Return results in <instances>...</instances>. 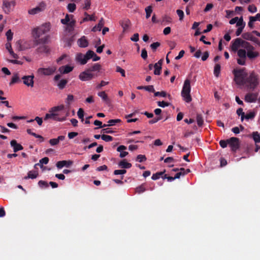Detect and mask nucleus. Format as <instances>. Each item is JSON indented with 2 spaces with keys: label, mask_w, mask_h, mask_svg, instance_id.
Masks as SVG:
<instances>
[{
  "label": "nucleus",
  "mask_w": 260,
  "mask_h": 260,
  "mask_svg": "<svg viewBox=\"0 0 260 260\" xmlns=\"http://www.w3.org/2000/svg\"><path fill=\"white\" fill-rule=\"evenodd\" d=\"M6 48L10 54L11 55L12 57L16 59L18 58V55L15 53L13 51L11 44L9 41L6 44Z\"/></svg>",
  "instance_id": "27"
},
{
  "label": "nucleus",
  "mask_w": 260,
  "mask_h": 260,
  "mask_svg": "<svg viewBox=\"0 0 260 260\" xmlns=\"http://www.w3.org/2000/svg\"><path fill=\"white\" fill-rule=\"evenodd\" d=\"M56 70L55 66H51L46 68H40L37 71V74L39 76H49L53 74Z\"/></svg>",
  "instance_id": "9"
},
{
  "label": "nucleus",
  "mask_w": 260,
  "mask_h": 260,
  "mask_svg": "<svg viewBox=\"0 0 260 260\" xmlns=\"http://www.w3.org/2000/svg\"><path fill=\"white\" fill-rule=\"evenodd\" d=\"M126 149V147L124 145H120L117 148V151L120 152L119 156L123 158L128 155V152L124 150Z\"/></svg>",
  "instance_id": "26"
},
{
  "label": "nucleus",
  "mask_w": 260,
  "mask_h": 260,
  "mask_svg": "<svg viewBox=\"0 0 260 260\" xmlns=\"http://www.w3.org/2000/svg\"><path fill=\"white\" fill-rule=\"evenodd\" d=\"M78 45L81 48L87 47L88 45V42L85 36H82L77 41Z\"/></svg>",
  "instance_id": "21"
},
{
  "label": "nucleus",
  "mask_w": 260,
  "mask_h": 260,
  "mask_svg": "<svg viewBox=\"0 0 260 260\" xmlns=\"http://www.w3.org/2000/svg\"><path fill=\"white\" fill-rule=\"evenodd\" d=\"M228 144L230 145L232 150L235 151L239 147V139L235 137H232L228 140Z\"/></svg>",
  "instance_id": "15"
},
{
  "label": "nucleus",
  "mask_w": 260,
  "mask_h": 260,
  "mask_svg": "<svg viewBox=\"0 0 260 260\" xmlns=\"http://www.w3.org/2000/svg\"><path fill=\"white\" fill-rule=\"evenodd\" d=\"M242 37L244 39L254 42H256L257 41V39L253 36L251 33L250 32H245L243 34Z\"/></svg>",
  "instance_id": "31"
},
{
  "label": "nucleus",
  "mask_w": 260,
  "mask_h": 260,
  "mask_svg": "<svg viewBox=\"0 0 260 260\" xmlns=\"http://www.w3.org/2000/svg\"><path fill=\"white\" fill-rule=\"evenodd\" d=\"M38 51L40 53H47L49 52V49L46 45H42L38 48Z\"/></svg>",
  "instance_id": "46"
},
{
  "label": "nucleus",
  "mask_w": 260,
  "mask_h": 260,
  "mask_svg": "<svg viewBox=\"0 0 260 260\" xmlns=\"http://www.w3.org/2000/svg\"><path fill=\"white\" fill-rule=\"evenodd\" d=\"M13 34L10 29L8 30L6 32V36L8 41L10 42L12 40Z\"/></svg>",
  "instance_id": "53"
},
{
  "label": "nucleus",
  "mask_w": 260,
  "mask_h": 260,
  "mask_svg": "<svg viewBox=\"0 0 260 260\" xmlns=\"http://www.w3.org/2000/svg\"><path fill=\"white\" fill-rule=\"evenodd\" d=\"M248 11L252 13H255L257 11V8L254 5H250L248 7Z\"/></svg>",
  "instance_id": "54"
},
{
  "label": "nucleus",
  "mask_w": 260,
  "mask_h": 260,
  "mask_svg": "<svg viewBox=\"0 0 260 260\" xmlns=\"http://www.w3.org/2000/svg\"><path fill=\"white\" fill-rule=\"evenodd\" d=\"M20 80L18 74L17 73L14 74L9 83V85L11 86L16 83L20 82Z\"/></svg>",
  "instance_id": "36"
},
{
  "label": "nucleus",
  "mask_w": 260,
  "mask_h": 260,
  "mask_svg": "<svg viewBox=\"0 0 260 260\" xmlns=\"http://www.w3.org/2000/svg\"><path fill=\"white\" fill-rule=\"evenodd\" d=\"M61 22L63 24L68 25L69 27H73L76 21L73 18V15L66 14L64 19H61Z\"/></svg>",
  "instance_id": "13"
},
{
  "label": "nucleus",
  "mask_w": 260,
  "mask_h": 260,
  "mask_svg": "<svg viewBox=\"0 0 260 260\" xmlns=\"http://www.w3.org/2000/svg\"><path fill=\"white\" fill-rule=\"evenodd\" d=\"M90 0H85L83 9H84L85 10H88L90 8Z\"/></svg>",
  "instance_id": "62"
},
{
  "label": "nucleus",
  "mask_w": 260,
  "mask_h": 260,
  "mask_svg": "<svg viewBox=\"0 0 260 260\" xmlns=\"http://www.w3.org/2000/svg\"><path fill=\"white\" fill-rule=\"evenodd\" d=\"M237 113L238 115H241V121H243L244 119V112H243V109L242 108H239L237 110Z\"/></svg>",
  "instance_id": "56"
},
{
  "label": "nucleus",
  "mask_w": 260,
  "mask_h": 260,
  "mask_svg": "<svg viewBox=\"0 0 260 260\" xmlns=\"http://www.w3.org/2000/svg\"><path fill=\"white\" fill-rule=\"evenodd\" d=\"M260 18V13H257L255 16H250L249 20L251 21H256L257 20H259Z\"/></svg>",
  "instance_id": "63"
},
{
  "label": "nucleus",
  "mask_w": 260,
  "mask_h": 260,
  "mask_svg": "<svg viewBox=\"0 0 260 260\" xmlns=\"http://www.w3.org/2000/svg\"><path fill=\"white\" fill-rule=\"evenodd\" d=\"M121 120L119 119H111L108 121V125L109 126H112L115 125V123L120 122Z\"/></svg>",
  "instance_id": "55"
},
{
  "label": "nucleus",
  "mask_w": 260,
  "mask_h": 260,
  "mask_svg": "<svg viewBox=\"0 0 260 260\" xmlns=\"http://www.w3.org/2000/svg\"><path fill=\"white\" fill-rule=\"evenodd\" d=\"M118 167L122 169H129L132 167V164L128 162L125 159H123L119 162Z\"/></svg>",
  "instance_id": "29"
},
{
  "label": "nucleus",
  "mask_w": 260,
  "mask_h": 260,
  "mask_svg": "<svg viewBox=\"0 0 260 260\" xmlns=\"http://www.w3.org/2000/svg\"><path fill=\"white\" fill-rule=\"evenodd\" d=\"M252 137L255 143L260 142V135L258 132H253L252 134Z\"/></svg>",
  "instance_id": "43"
},
{
  "label": "nucleus",
  "mask_w": 260,
  "mask_h": 260,
  "mask_svg": "<svg viewBox=\"0 0 260 260\" xmlns=\"http://www.w3.org/2000/svg\"><path fill=\"white\" fill-rule=\"evenodd\" d=\"M246 83L249 84L250 88L254 89L259 83L258 75L254 72H251L247 79Z\"/></svg>",
  "instance_id": "8"
},
{
  "label": "nucleus",
  "mask_w": 260,
  "mask_h": 260,
  "mask_svg": "<svg viewBox=\"0 0 260 260\" xmlns=\"http://www.w3.org/2000/svg\"><path fill=\"white\" fill-rule=\"evenodd\" d=\"M116 72L120 73L122 77L125 76L124 70L119 66L116 67Z\"/></svg>",
  "instance_id": "64"
},
{
  "label": "nucleus",
  "mask_w": 260,
  "mask_h": 260,
  "mask_svg": "<svg viewBox=\"0 0 260 260\" xmlns=\"http://www.w3.org/2000/svg\"><path fill=\"white\" fill-rule=\"evenodd\" d=\"M91 73L92 72H95L96 73L95 74H98V73H101L102 68V66L99 63H95L90 68L88 69Z\"/></svg>",
  "instance_id": "23"
},
{
  "label": "nucleus",
  "mask_w": 260,
  "mask_h": 260,
  "mask_svg": "<svg viewBox=\"0 0 260 260\" xmlns=\"http://www.w3.org/2000/svg\"><path fill=\"white\" fill-rule=\"evenodd\" d=\"M65 139V136H59L57 138L51 139L49 140V144L51 146H55L57 145L60 141H62L64 140Z\"/></svg>",
  "instance_id": "22"
},
{
  "label": "nucleus",
  "mask_w": 260,
  "mask_h": 260,
  "mask_svg": "<svg viewBox=\"0 0 260 260\" xmlns=\"http://www.w3.org/2000/svg\"><path fill=\"white\" fill-rule=\"evenodd\" d=\"M27 133L28 134H30L33 136H34L36 138H40V139H42V140H43V138L40 136V135H38L37 134H36V133H32L31 132V131L30 129H27Z\"/></svg>",
  "instance_id": "59"
},
{
  "label": "nucleus",
  "mask_w": 260,
  "mask_h": 260,
  "mask_svg": "<svg viewBox=\"0 0 260 260\" xmlns=\"http://www.w3.org/2000/svg\"><path fill=\"white\" fill-rule=\"evenodd\" d=\"M54 110L52 109V108L49 110V112L48 113H46L45 117H44V120H53L55 121H57V120H59L58 119L56 118L55 117V114H54Z\"/></svg>",
  "instance_id": "18"
},
{
  "label": "nucleus",
  "mask_w": 260,
  "mask_h": 260,
  "mask_svg": "<svg viewBox=\"0 0 260 260\" xmlns=\"http://www.w3.org/2000/svg\"><path fill=\"white\" fill-rule=\"evenodd\" d=\"M49 161V158L48 157H44L42 159L40 160V162L39 164H36L35 166L37 165H40V167L42 168L43 167V164H47Z\"/></svg>",
  "instance_id": "42"
},
{
  "label": "nucleus",
  "mask_w": 260,
  "mask_h": 260,
  "mask_svg": "<svg viewBox=\"0 0 260 260\" xmlns=\"http://www.w3.org/2000/svg\"><path fill=\"white\" fill-rule=\"evenodd\" d=\"M10 145L13 148V151L14 152L22 150L23 149V146L18 143L15 140H13L10 142Z\"/></svg>",
  "instance_id": "19"
},
{
  "label": "nucleus",
  "mask_w": 260,
  "mask_h": 260,
  "mask_svg": "<svg viewBox=\"0 0 260 260\" xmlns=\"http://www.w3.org/2000/svg\"><path fill=\"white\" fill-rule=\"evenodd\" d=\"M161 65H162V60H159L157 63H156L154 66V74L156 75H159L160 74L161 69Z\"/></svg>",
  "instance_id": "28"
},
{
  "label": "nucleus",
  "mask_w": 260,
  "mask_h": 260,
  "mask_svg": "<svg viewBox=\"0 0 260 260\" xmlns=\"http://www.w3.org/2000/svg\"><path fill=\"white\" fill-rule=\"evenodd\" d=\"M16 2L14 0H4L3 3V10L6 14H9L14 8Z\"/></svg>",
  "instance_id": "10"
},
{
  "label": "nucleus",
  "mask_w": 260,
  "mask_h": 260,
  "mask_svg": "<svg viewBox=\"0 0 260 260\" xmlns=\"http://www.w3.org/2000/svg\"><path fill=\"white\" fill-rule=\"evenodd\" d=\"M247 45H248V42L240 38H237L231 43V49L234 52H237L238 56L237 61L239 65L244 66L246 64V51L245 48Z\"/></svg>",
  "instance_id": "1"
},
{
  "label": "nucleus",
  "mask_w": 260,
  "mask_h": 260,
  "mask_svg": "<svg viewBox=\"0 0 260 260\" xmlns=\"http://www.w3.org/2000/svg\"><path fill=\"white\" fill-rule=\"evenodd\" d=\"M104 25V20L103 18H102L98 24L96 25H95L92 29L91 31L93 32H96V31H100L101 30L102 27Z\"/></svg>",
  "instance_id": "25"
},
{
  "label": "nucleus",
  "mask_w": 260,
  "mask_h": 260,
  "mask_svg": "<svg viewBox=\"0 0 260 260\" xmlns=\"http://www.w3.org/2000/svg\"><path fill=\"white\" fill-rule=\"evenodd\" d=\"M74 101V96L72 94H68L66 100V103L70 106L71 104Z\"/></svg>",
  "instance_id": "39"
},
{
  "label": "nucleus",
  "mask_w": 260,
  "mask_h": 260,
  "mask_svg": "<svg viewBox=\"0 0 260 260\" xmlns=\"http://www.w3.org/2000/svg\"><path fill=\"white\" fill-rule=\"evenodd\" d=\"M245 49L246 51V57H247L250 60L254 59L259 56V52L249 43L246 45Z\"/></svg>",
  "instance_id": "6"
},
{
  "label": "nucleus",
  "mask_w": 260,
  "mask_h": 260,
  "mask_svg": "<svg viewBox=\"0 0 260 260\" xmlns=\"http://www.w3.org/2000/svg\"><path fill=\"white\" fill-rule=\"evenodd\" d=\"M15 46L18 51L26 50L33 46L31 41L25 40H20L17 41Z\"/></svg>",
  "instance_id": "7"
},
{
  "label": "nucleus",
  "mask_w": 260,
  "mask_h": 260,
  "mask_svg": "<svg viewBox=\"0 0 260 260\" xmlns=\"http://www.w3.org/2000/svg\"><path fill=\"white\" fill-rule=\"evenodd\" d=\"M165 172V171H164V172H157L155 174H153V175L151 177L152 179L155 180L159 179L160 177V176L164 175Z\"/></svg>",
  "instance_id": "47"
},
{
  "label": "nucleus",
  "mask_w": 260,
  "mask_h": 260,
  "mask_svg": "<svg viewBox=\"0 0 260 260\" xmlns=\"http://www.w3.org/2000/svg\"><path fill=\"white\" fill-rule=\"evenodd\" d=\"M74 66L70 65L62 66L59 68L58 71L62 74H66L73 71Z\"/></svg>",
  "instance_id": "17"
},
{
  "label": "nucleus",
  "mask_w": 260,
  "mask_h": 260,
  "mask_svg": "<svg viewBox=\"0 0 260 260\" xmlns=\"http://www.w3.org/2000/svg\"><path fill=\"white\" fill-rule=\"evenodd\" d=\"M121 25L123 28V31H125L128 28L130 25V21L127 19L124 20L121 22Z\"/></svg>",
  "instance_id": "38"
},
{
  "label": "nucleus",
  "mask_w": 260,
  "mask_h": 260,
  "mask_svg": "<svg viewBox=\"0 0 260 260\" xmlns=\"http://www.w3.org/2000/svg\"><path fill=\"white\" fill-rule=\"evenodd\" d=\"M146 160V157L144 155H138L137 157V160L140 162L144 161Z\"/></svg>",
  "instance_id": "58"
},
{
  "label": "nucleus",
  "mask_w": 260,
  "mask_h": 260,
  "mask_svg": "<svg viewBox=\"0 0 260 260\" xmlns=\"http://www.w3.org/2000/svg\"><path fill=\"white\" fill-rule=\"evenodd\" d=\"M46 5L44 2H41L36 7L28 10V13L30 15H35L45 10Z\"/></svg>",
  "instance_id": "12"
},
{
  "label": "nucleus",
  "mask_w": 260,
  "mask_h": 260,
  "mask_svg": "<svg viewBox=\"0 0 260 260\" xmlns=\"http://www.w3.org/2000/svg\"><path fill=\"white\" fill-rule=\"evenodd\" d=\"M101 138L103 140L106 142L111 141L113 140V138L109 135H103L101 136Z\"/></svg>",
  "instance_id": "49"
},
{
  "label": "nucleus",
  "mask_w": 260,
  "mask_h": 260,
  "mask_svg": "<svg viewBox=\"0 0 260 260\" xmlns=\"http://www.w3.org/2000/svg\"><path fill=\"white\" fill-rule=\"evenodd\" d=\"M75 60L81 64H85L87 62L86 55H84L81 53H78L75 56Z\"/></svg>",
  "instance_id": "16"
},
{
  "label": "nucleus",
  "mask_w": 260,
  "mask_h": 260,
  "mask_svg": "<svg viewBox=\"0 0 260 260\" xmlns=\"http://www.w3.org/2000/svg\"><path fill=\"white\" fill-rule=\"evenodd\" d=\"M68 83V80L66 79H61L58 81L57 86L60 89H63Z\"/></svg>",
  "instance_id": "37"
},
{
  "label": "nucleus",
  "mask_w": 260,
  "mask_h": 260,
  "mask_svg": "<svg viewBox=\"0 0 260 260\" xmlns=\"http://www.w3.org/2000/svg\"><path fill=\"white\" fill-rule=\"evenodd\" d=\"M176 12L179 17V20L182 21L183 19L184 15L183 11L181 10H177Z\"/></svg>",
  "instance_id": "60"
},
{
  "label": "nucleus",
  "mask_w": 260,
  "mask_h": 260,
  "mask_svg": "<svg viewBox=\"0 0 260 260\" xmlns=\"http://www.w3.org/2000/svg\"><path fill=\"white\" fill-rule=\"evenodd\" d=\"M126 172V171L124 169L116 170L114 171V174L115 175H123V174H125Z\"/></svg>",
  "instance_id": "57"
},
{
  "label": "nucleus",
  "mask_w": 260,
  "mask_h": 260,
  "mask_svg": "<svg viewBox=\"0 0 260 260\" xmlns=\"http://www.w3.org/2000/svg\"><path fill=\"white\" fill-rule=\"evenodd\" d=\"M54 110V114L55 117L59 119L57 121H63L66 120L67 117L69 116V113L68 111L64 110V106L63 105H60L57 106H55L52 108Z\"/></svg>",
  "instance_id": "4"
},
{
  "label": "nucleus",
  "mask_w": 260,
  "mask_h": 260,
  "mask_svg": "<svg viewBox=\"0 0 260 260\" xmlns=\"http://www.w3.org/2000/svg\"><path fill=\"white\" fill-rule=\"evenodd\" d=\"M86 58L88 60H89L90 58H92L93 56L95 55V53L91 51V50H88L86 53L85 54Z\"/></svg>",
  "instance_id": "50"
},
{
  "label": "nucleus",
  "mask_w": 260,
  "mask_h": 260,
  "mask_svg": "<svg viewBox=\"0 0 260 260\" xmlns=\"http://www.w3.org/2000/svg\"><path fill=\"white\" fill-rule=\"evenodd\" d=\"M72 164L73 162L71 160H61L58 161L56 163V166L58 169H60L63 167H68L72 165Z\"/></svg>",
  "instance_id": "20"
},
{
  "label": "nucleus",
  "mask_w": 260,
  "mask_h": 260,
  "mask_svg": "<svg viewBox=\"0 0 260 260\" xmlns=\"http://www.w3.org/2000/svg\"><path fill=\"white\" fill-rule=\"evenodd\" d=\"M76 9V5L74 3H69L67 6V9L70 12H74Z\"/></svg>",
  "instance_id": "44"
},
{
  "label": "nucleus",
  "mask_w": 260,
  "mask_h": 260,
  "mask_svg": "<svg viewBox=\"0 0 260 260\" xmlns=\"http://www.w3.org/2000/svg\"><path fill=\"white\" fill-rule=\"evenodd\" d=\"M233 74L234 80L237 84L243 85L246 83L247 74L245 69H235Z\"/></svg>",
  "instance_id": "2"
},
{
  "label": "nucleus",
  "mask_w": 260,
  "mask_h": 260,
  "mask_svg": "<svg viewBox=\"0 0 260 260\" xmlns=\"http://www.w3.org/2000/svg\"><path fill=\"white\" fill-rule=\"evenodd\" d=\"M191 86L190 81L189 79H186L184 81L182 89L181 91V96L184 101L187 103L191 101V97L190 95Z\"/></svg>",
  "instance_id": "5"
},
{
  "label": "nucleus",
  "mask_w": 260,
  "mask_h": 260,
  "mask_svg": "<svg viewBox=\"0 0 260 260\" xmlns=\"http://www.w3.org/2000/svg\"><path fill=\"white\" fill-rule=\"evenodd\" d=\"M257 95L255 93H248L245 95V100L248 103L254 102L257 99Z\"/></svg>",
  "instance_id": "24"
},
{
  "label": "nucleus",
  "mask_w": 260,
  "mask_h": 260,
  "mask_svg": "<svg viewBox=\"0 0 260 260\" xmlns=\"http://www.w3.org/2000/svg\"><path fill=\"white\" fill-rule=\"evenodd\" d=\"M85 17L80 21V23H82L87 21H94L96 20V17L94 15H89L87 13H84Z\"/></svg>",
  "instance_id": "32"
},
{
  "label": "nucleus",
  "mask_w": 260,
  "mask_h": 260,
  "mask_svg": "<svg viewBox=\"0 0 260 260\" xmlns=\"http://www.w3.org/2000/svg\"><path fill=\"white\" fill-rule=\"evenodd\" d=\"M97 74H94L90 72V71L87 69L86 71L81 72L79 76V78L80 80L83 81H86L88 80H90L92 79L95 77H97Z\"/></svg>",
  "instance_id": "11"
},
{
  "label": "nucleus",
  "mask_w": 260,
  "mask_h": 260,
  "mask_svg": "<svg viewBox=\"0 0 260 260\" xmlns=\"http://www.w3.org/2000/svg\"><path fill=\"white\" fill-rule=\"evenodd\" d=\"M58 63L62 61L61 63L65 64L71 61V59L69 56L64 54L60 56L57 60Z\"/></svg>",
  "instance_id": "33"
},
{
  "label": "nucleus",
  "mask_w": 260,
  "mask_h": 260,
  "mask_svg": "<svg viewBox=\"0 0 260 260\" xmlns=\"http://www.w3.org/2000/svg\"><path fill=\"white\" fill-rule=\"evenodd\" d=\"M77 115L81 121H83L84 119V110L82 108H79L77 112Z\"/></svg>",
  "instance_id": "48"
},
{
  "label": "nucleus",
  "mask_w": 260,
  "mask_h": 260,
  "mask_svg": "<svg viewBox=\"0 0 260 260\" xmlns=\"http://www.w3.org/2000/svg\"><path fill=\"white\" fill-rule=\"evenodd\" d=\"M220 72V66L219 64H216L214 69V74L216 77H218L219 75Z\"/></svg>",
  "instance_id": "41"
},
{
  "label": "nucleus",
  "mask_w": 260,
  "mask_h": 260,
  "mask_svg": "<svg viewBox=\"0 0 260 260\" xmlns=\"http://www.w3.org/2000/svg\"><path fill=\"white\" fill-rule=\"evenodd\" d=\"M34 78L33 74L24 76L22 77L23 84L27 87H33L34 86Z\"/></svg>",
  "instance_id": "14"
},
{
  "label": "nucleus",
  "mask_w": 260,
  "mask_h": 260,
  "mask_svg": "<svg viewBox=\"0 0 260 260\" xmlns=\"http://www.w3.org/2000/svg\"><path fill=\"white\" fill-rule=\"evenodd\" d=\"M162 22L170 23L172 22V18L167 15H165L162 18Z\"/></svg>",
  "instance_id": "52"
},
{
  "label": "nucleus",
  "mask_w": 260,
  "mask_h": 260,
  "mask_svg": "<svg viewBox=\"0 0 260 260\" xmlns=\"http://www.w3.org/2000/svg\"><path fill=\"white\" fill-rule=\"evenodd\" d=\"M154 95L155 96H162V97H165L167 95V93L164 91H160V92H155L154 91Z\"/></svg>",
  "instance_id": "61"
},
{
  "label": "nucleus",
  "mask_w": 260,
  "mask_h": 260,
  "mask_svg": "<svg viewBox=\"0 0 260 260\" xmlns=\"http://www.w3.org/2000/svg\"><path fill=\"white\" fill-rule=\"evenodd\" d=\"M98 95L100 96L105 102L108 103L110 102L109 99L108 98V95L105 91H101L98 92Z\"/></svg>",
  "instance_id": "35"
},
{
  "label": "nucleus",
  "mask_w": 260,
  "mask_h": 260,
  "mask_svg": "<svg viewBox=\"0 0 260 260\" xmlns=\"http://www.w3.org/2000/svg\"><path fill=\"white\" fill-rule=\"evenodd\" d=\"M146 18L148 19L152 12V7L151 6L147 7L145 9Z\"/></svg>",
  "instance_id": "40"
},
{
  "label": "nucleus",
  "mask_w": 260,
  "mask_h": 260,
  "mask_svg": "<svg viewBox=\"0 0 260 260\" xmlns=\"http://www.w3.org/2000/svg\"><path fill=\"white\" fill-rule=\"evenodd\" d=\"M255 116V113L254 112H249L247 113L245 115H244V119L247 120L252 119Z\"/></svg>",
  "instance_id": "51"
},
{
  "label": "nucleus",
  "mask_w": 260,
  "mask_h": 260,
  "mask_svg": "<svg viewBox=\"0 0 260 260\" xmlns=\"http://www.w3.org/2000/svg\"><path fill=\"white\" fill-rule=\"evenodd\" d=\"M236 26L238 27V28H240L241 27H242V28H244L245 26V23L243 21L242 17L239 18V19L236 23Z\"/></svg>",
  "instance_id": "45"
},
{
  "label": "nucleus",
  "mask_w": 260,
  "mask_h": 260,
  "mask_svg": "<svg viewBox=\"0 0 260 260\" xmlns=\"http://www.w3.org/2000/svg\"><path fill=\"white\" fill-rule=\"evenodd\" d=\"M178 171H179V172H178L175 175V178H177V179L180 178L181 176H183L185 174H187V173H188L190 172V171L189 169L185 170L184 168L180 169Z\"/></svg>",
  "instance_id": "30"
},
{
  "label": "nucleus",
  "mask_w": 260,
  "mask_h": 260,
  "mask_svg": "<svg viewBox=\"0 0 260 260\" xmlns=\"http://www.w3.org/2000/svg\"><path fill=\"white\" fill-rule=\"evenodd\" d=\"M51 28L50 23H45L34 28L32 35L35 38H39L42 35L50 31Z\"/></svg>",
  "instance_id": "3"
},
{
  "label": "nucleus",
  "mask_w": 260,
  "mask_h": 260,
  "mask_svg": "<svg viewBox=\"0 0 260 260\" xmlns=\"http://www.w3.org/2000/svg\"><path fill=\"white\" fill-rule=\"evenodd\" d=\"M38 173L36 171H30L28 172L27 176L24 177V179H35L37 177Z\"/></svg>",
  "instance_id": "34"
}]
</instances>
